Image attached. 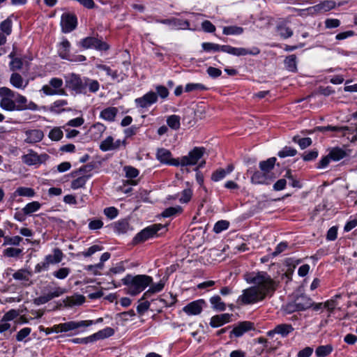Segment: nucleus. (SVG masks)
<instances>
[{
	"instance_id": "obj_14",
	"label": "nucleus",
	"mask_w": 357,
	"mask_h": 357,
	"mask_svg": "<svg viewBox=\"0 0 357 357\" xmlns=\"http://www.w3.org/2000/svg\"><path fill=\"white\" fill-rule=\"evenodd\" d=\"M77 17L68 13L62 14L61 18V26L63 33H70L77 27Z\"/></svg>"
},
{
	"instance_id": "obj_58",
	"label": "nucleus",
	"mask_w": 357,
	"mask_h": 357,
	"mask_svg": "<svg viewBox=\"0 0 357 357\" xmlns=\"http://www.w3.org/2000/svg\"><path fill=\"white\" fill-rule=\"evenodd\" d=\"M297 153V151L290 146H285L278 153L280 158H285L288 156H294Z\"/></svg>"
},
{
	"instance_id": "obj_7",
	"label": "nucleus",
	"mask_w": 357,
	"mask_h": 357,
	"mask_svg": "<svg viewBox=\"0 0 357 357\" xmlns=\"http://www.w3.org/2000/svg\"><path fill=\"white\" fill-rule=\"evenodd\" d=\"M336 3L333 0L321 1L318 4L303 10L304 15H318L328 12L335 8Z\"/></svg>"
},
{
	"instance_id": "obj_34",
	"label": "nucleus",
	"mask_w": 357,
	"mask_h": 357,
	"mask_svg": "<svg viewBox=\"0 0 357 357\" xmlns=\"http://www.w3.org/2000/svg\"><path fill=\"white\" fill-rule=\"evenodd\" d=\"M209 302L211 305V307L215 311H225L226 310V304L222 301L221 298L218 295L212 296Z\"/></svg>"
},
{
	"instance_id": "obj_53",
	"label": "nucleus",
	"mask_w": 357,
	"mask_h": 357,
	"mask_svg": "<svg viewBox=\"0 0 357 357\" xmlns=\"http://www.w3.org/2000/svg\"><path fill=\"white\" fill-rule=\"evenodd\" d=\"M293 142L298 144L301 149H304L312 144V139L310 137L301 138L299 136H294Z\"/></svg>"
},
{
	"instance_id": "obj_52",
	"label": "nucleus",
	"mask_w": 357,
	"mask_h": 357,
	"mask_svg": "<svg viewBox=\"0 0 357 357\" xmlns=\"http://www.w3.org/2000/svg\"><path fill=\"white\" fill-rule=\"evenodd\" d=\"M15 193L18 196L33 197L35 195V191L33 188L20 187L17 188Z\"/></svg>"
},
{
	"instance_id": "obj_63",
	"label": "nucleus",
	"mask_w": 357,
	"mask_h": 357,
	"mask_svg": "<svg viewBox=\"0 0 357 357\" xmlns=\"http://www.w3.org/2000/svg\"><path fill=\"white\" fill-rule=\"evenodd\" d=\"M22 252V250L15 248H8L4 250L3 253L8 257H17Z\"/></svg>"
},
{
	"instance_id": "obj_23",
	"label": "nucleus",
	"mask_w": 357,
	"mask_h": 357,
	"mask_svg": "<svg viewBox=\"0 0 357 357\" xmlns=\"http://www.w3.org/2000/svg\"><path fill=\"white\" fill-rule=\"evenodd\" d=\"M11 85L18 89L24 90L28 86L29 81L25 80L20 74L13 73L10 77Z\"/></svg>"
},
{
	"instance_id": "obj_32",
	"label": "nucleus",
	"mask_w": 357,
	"mask_h": 357,
	"mask_svg": "<svg viewBox=\"0 0 357 357\" xmlns=\"http://www.w3.org/2000/svg\"><path fill=\"white\" fill-rule=\"evenodd\" d=\"M114 334V330L111 327H106L92 335L93 342L99 340H103L112 336Z\"/></svg>"
},
{
	"instance_id": "obj_46",
	"label": "nucleus",
	"mask_w": 357,
	"mask_h": 357,
	"mask_svg": "<svg viewBox=\"0 0 357 357\" xmlns=\"http://www.w3.org/2000/svg\"><path fill=\"white\" fill-rule=\"evenodd\" d=\"M208 88L201 83H188L185 86V92L190 93L193 91H206Z\"/></svg>"
},
{
	"instance_id": "obj_31",
	"label": "nucleus",
	"mask_w": 357,
	"mask_h": 357,
	"mask_svg": "<svg viewBox=\"0 0 357 357\" xmlns=\"http://www.w3.org/2000/svg\"><path fill=\"white\" fill-rule=\"evenodd\" d=\"M118 113V109L114 107H109L101 111L100 117L107 121H114Z\"/></svg>"
},
{
	"instance_id": "obj_27",
	"label": "nucleus",
	"mask_w": 357,
	"mask_h": 357,
	"mask_svg": "<svg viewBox=\"0 0 357 357\" xmlns=\"http://www.w3.org/2000/svg\"><path fill=\"white\" fill-rule=\"evenodd\" d=\"M295 301L296 305L298 307V310L301 311L305 310L313 305L312 299L303 294L297 296L295 298Z\"/></svg>"
},
{
	"instance_id": "obj_49",
	"label": "nucleus",
	"mask_w": 357,
	"mask_h": 357,
	"mask_svg": "<svg viewBox=\"0 0 357 357\" xmlns=\"http://www.w3.org/2000/svg\"><path fill=\"white\" fill-rule=\"evenodd\" d=\"M280 36L283 38H289L293 35V31L284 24H280L277 26Z\"/></svg>"
},
{
	"instance_id": "obj_42",
	"label": "nucleus",
	"mask_w": 357,
	"mask_h": 357,
	"mask_svg": "<svg viewBox=\"0 0 357 357\" xmlns=\"http://www.w3.org/2000/svg\"><path fill=\"white\" fill-rule=\"evenodd\" d=\"M41 207V204L37 202L33 201L28 203L23 208L22 211L27 215H30L33 213L38 211Z\"/></svg>"
},
{
	"instance_id": "obj_15",
	"label": "nucleus",
	"mask_w": 357,
	"mask_h": 357,
	"mask_svg": "<svg viewBox=\"0 0 357 357\" xmlns=\"http://www.w3.org/2000/svg\"><path fill=\"white\" fill-rule=\"evenodd\" d=\"M158 101L157 94L151 91L145 93L143 96L135 100V105L137 108L144 109L151 107Z\"/></svg>"
},
{
	"instance_id": "obj_44",
	"label": "nucleus",
	"mask_w": 357,
	"mask_h": 357,
	"mask_svg": "<svg viewBox=\"0 0 357 357\" xmlns=\"http://www.w3.org/2000/svg\"><path fill=\"white\" fill-rule=\"evenodd\" d=\"M31 275V273L29 271L25 269H20L13 274V278L16 280L29 282Z\"/></svg>"
},
{
	"instance_id": "obj_9",
	"label": "nucleus",
	"mask_w": 357,
	"mask_h": 357,
	"mask_svg": "<svg viewBox=\"0 0 357 357\" xmlns=\"http://www.w3.org/2000/svg\"><path fill=\"white\" fill-rule=\"evenodd\" d=\"M205 153V148L195 147L187 155H184L179 159V165L188 166L195 165L199 160L202 158Z\"/></svg>"
},
{
	"instance_id": "obj_13",
	"label": "nucleus",
	"mask_w": 357,
	"mask_h": 357,
	"mask_svg": "<svg viewBox=\"0 0 357 357\" xmlns=\"http://www.w3.org/2000/svg\"><path fill=\"white\" fill-rule=\"evenodd\" d=\"M49 158L46 153L38 155L36 152L30 150L29 153L22 155V162L29 166L38 165L45 162Z\"/></svg>"
},
{
	"instance_id": "obj_61",
	"label": "nucleus",
	"mask_w": 357,
	"mask_h": 357,
	"mask_svg": "<svg viewBox=\"0 0 357 357\" xmlns=\"http://www.w3.org/2000/svg\"><path fill=\"white\" fill-rule=\"evenodd\" d=\"M227 174L225 169H218L211 174V180L214 182H218L226 177Z\"/></svg>"
},
{
	"instance_id": "obj_43",
	"label": "nucleus",
	"mask_w": 357,
	"mask_h": 357,
	"mask_svg": "<svg viewBox=\"0 0 357 357\" xmlns=\"http://www.w3.org/2000/svg\"><path fill=\"white\" fill-rule=\"evenodd\" d=\"M12 29L13 21L10 17L6 18L0 23V30L1 33L6 34L7 36L11 34Z\"/></svg>"
},
{
	"instance_id": "obj_16",
	"label": "nucleus",
	"mask_w": 357,
	"mask_h": 357,
	"mask_svg": "<svg viewBox=\"0 0 357 357\" xmlns=\"http://www.w3.org/2000/svg\"><path fill=\"white\" fill-rule=\"evenodd\" d=\"M156 158L161 163L175 167L179 166V158H172V153L166 149H158L156 152Z\"/></svg>"
},
{
	"instance_id": "obj_30",
	"label": "nucleus",
	"mask_w": 357,
	"mask_h": 357,
	"mask_svg": "<svg viewBox=\"0 0 357 357\" xmlns=\"http://www.w3.org/2000/svg\"><path fill=\"white\" fill-rule=\"evenodd\" d=\"M84 93L86 94L88 91L91 93H96L100 89V84L96 79H92L87 77H84Z\"/></svg>"
},
{
	"instance_id": "obj_57",
	"label": "nucleus",
	"mask_w": 357,
	"mask_h": 357,
	"mask_svg": "<svg viewBox=\"0 0 357 357\" xmlns=\"http://www.w3.org/2000/svg\"><path fill=\"white\" fill-rule=\"evenodd\" d=\"M123 171L126 173V176L130 179L137 177L139 174V170L132 166H125L123 167Z\"/></svg>"
},
{
	"instance_id": "obj_39",
	"label": "nucleus",
	"mask_w": 357,
	"mask_h": 357,
	"mask_svg": "<svg viewBox=\"0 0 357 357\" xmlns=\"http://www.w3.org/2000/svg\"><path fill=\"white\" fill-rule=\"evenodd\" d=\"M167 124L172 130H177L181 126V117L176 114H172L167 118Z\"/></svg>"
},
{
	"instance_id": "obj_19",
	"label": "nucleus",
	"mask_w": 357,
	"mask_h": 357,
	"mask_svg": "<svg viewBox=\"0 0 357 357\" xmlns=\"http://www.w3.org/2000/svg\"><path fill=\"white\" fill-rule=\"evenodd\" d=\"M204 304L205 301L204 299L194 301L183 307V311L190 316L198 315L202 312Z\"/></svg>"
},
{
	"instance_id": "obj_41",
	"label": "nucleus",
	"mask_w": 357,
	"mask_h": 357,
	"mask_svg": "<svg viewBox=\"0 0 357 357\" xmlns=\"http://www.w3.org/2000/svg\"><path fill=\"white\" fill-rule=\"evenodd\" d=\"M95 168L94 163H89L83 165L78 169L73 171L71 173L72 176H77L78 174H91V172Z\"/></svg>"
},
{
	"instance_id": "obj_24",
	"label": "nucleus",
	"mask_w": 357,
	"mask_h": 357,
	"mask_svg": "<svg viewBox=\"0 0 357 357\" xmlns=\"http://www.w3.org/2000/svg\"><path fill=\"white\" fill-rule=\"evenodd\" d=\"M68 105V102L66 100L64 99H59L53 102L50 105V111L54 114H61L63 112L70 111L71 109H67L66 107Z\"/></svg>"
},
{
	"instance_id": "obj_37",
	"label": "nucleus",
	"mask_w": 357,
	"mask_h": 357,
	"mask_svg": "<svg viewBox=\"0 0 357 357\" xmlns=\"http://www.w3.org/2000/svg\"><path fill=\"white\" fill-rule=\"evenodd\" d=\"M286 69L290 72H296L297 61L295 54H291L286 57L284 61Z\"/></svg>"
},
{
	"instance_id": "obj_6",
	"label": "nucleus",
	"mask_w": 357,
	"mask_h": 357,
	"mask_svg": "<svg viewBox=\"0 0 357 357\" xmlns=\"http://www.w3.org/2000/svg\"><path fill=\"white\" fill-rule=\"evenodd\" d=\"M84 77H82L79 75L71 73L65 77V86L76 95L84 94Z\"/></svg>"
},
{
	"instance_id": "obj_2",
	"label": "nucleus",
	"mask_w": 357,
	"mask_h": 357,
	"mask_svg": "<svg viewBox=\"0 0 357 357\" xmlns=\"http://www.w3.org/2000/svg\"><path fill=\"white\" fill-rule=\"evenodd\" d=\"M0 107L8 112L27 109L36 111L38 108L35 102L29 101L24 96L6 86L0 87Z\"/></svg>"
},
{
	"instance_id": "obj_59",
	"label": "nucleus",
	"mask_w": 357,
	"mask_h": 357,
	"mask_svg": "<svg viewBox=\"0 0 357 357\" xmlns=\"http://www.w3.org/2000/svg\"><path fill=\"white\" fill-rule=\"evenodd\" d=\"M182 211V208L179 206L175 207H169L166 208L162 213L165 218H169L179 213Z\"/></svg>"
},
{
	"instance_id": "obj_8",
	"label": "nucleus",
	"mask_w": 357,
	"mask_h": 357,
	"mask_svg": "<svg viewBox=\"0 0 357 357\" xmlns=\"http://www.w3.org/2000/svg\"><path fill=\"white\" fill-rule=\"evenodd\" d=\"M220 51L234 56H256L260 53V50L257 47H252L251 49L244 47H234L229 45H220Z\"/></svg>"
},
{
	"instance_id": "obj_54",
	"label": "nucleus",
	"mask_w": 357,
	"mask_h": 357,
	"mask_svg": "<svg viewBox=\"0 0 357 357\" xmlns=\"http://www.w3.org/2000/svg\"><path fill=\"white\" fill-rule=\"evenodd\" d=\"M70 273V269L67 267L61 268L57 271L52 273L53 276L59 280H63L66 278Z\"/></svg>"
},
{
	"instance_id": "obj_60",
	"label": "nucleus",
	"mask_w": 357,
	"mask_h": 357,
	"mask_svg": "<svg viewBox=\"0 0 357 357\" xmlns=\"http://www.w3.org/2000/svg\"><path fill=\"white\" fill-rule=\"evenodd\" d=\"M220 45L213 43H203L202 47L204 52H220Z\"/></svg>"
},
{
	"instance_id": "obj_56",
	"label": "nucleus",
	"mask_w": 357,
	"mask_h": 357,
	"mask_svg": "<svg viewBox=\"0 0 357 357\" xmlns=\"http://www.w3.org/2000/svg\"><path fill=\"white\" fill-rule=\"evenodd\" d=\"M102 249V246L99 245H93L89 248L87 250L79 253V255H82L84 257H89L95 254L96 252L101 251Z\"/></svg>"
},
{
	"instance_id": "obj_21",
	"label": "nucleus",
	"mask_w": 357,
	"mask_h": 357,
	"mask_svg": "<svg viewBox=\"0 0 357 357\" xmlns=\"http://www.w3.org/2000/svg\"><path fill=\"white\" fill-rule=\"evenodd\" d=\"M232 317L233 314L229 313L214 315L211 318L209 324L212 328L220 327L225 324L229 323L231 321Z\"/></svg>"
},
{
	"instance_id": "obj_35",
	"label": "nucleus",
	"mask_w": 357,
	"mask_h": 357,
	"mask_svg": "<svg viewBox=\"0 0 357 357\" xmlns=\"http://www.w3.org/2000/svg\"><path fill=\"white\" fill-rule=\"evenodd\" d=\"M277 159L275 157L269 158L266 160L261 161L259 162V168L261 171H265L268 173H273L274 168Z\"/></svg>"
},
{
	"instance_id": "obj_51",
	"label": "nucleus",
	"mask_w": 357,
	"mask_h": 357,
	"mask_svg": "<svg viewBox=\"0 0 357 357\" xmlns=\"http://www.w3.org/2000/svg\"><path fill=\"white\" fill-rule=\"evenodd\" d=\"M190 23L188 20L173 18V24L172 28L174 29H188Z\"/></svg>"
},
{
	"instance_id": "obj_22",
	"label": "nucleus",
	"mask_w": 357,
	"mask_h": 357,
	"mask_svg": "<svg viewBox=\"0 0 357 357\" xmlns=\"http://www.w3.org/2000/svg\"><path fill=\"white\" fill-rule=\"evenodd\" d=\"M91 322L87 323L86 321H70L63 324H59L61 332H68L70 331L75 330L80 327L90 326Z\"/></svg>"
},
{
	"instance_id": "obj_1",
	"label": "nucleus",
	"mask_w": 357,
	"mask_h": 357,
	"mask_svg": "<svg viewBox=\"0 0 357 357\" xmlns=\"http://www.w3.org/2000/svg\"><path fill=\"white\" fill-rule=\"evenodd\" d=\"M246 281L254 286L244 289L242 294L238 296V302L243 305H250L261 301L275 289V282L264 271L249 275Z\"/></svg>"
},
{
	"instance_id": "obj_47",
	"label": "nucleus",
	"mask_w": 357,
	"mask_h": 357,
	"mask_svg": "<svg viewBox=\"0 0 357 357\" xmlns=\"http://www.w3.org/2000/svg\"><path fill=\"white\" fill-rule=\"evenodd\" d=\"M165 284L162 282H159L155 284H153L150 288L144 294L142 299L145 297L149 296L153 294L161 291L164 288Z\"/></svg>"
},
{
	"instance_id": "obj_38",
	"label": "nucleus",
	"mask_w": 357,
	"mask_h": 357,
	"mask_svg": "<svg viewBox=\"0 0 357 357\" xmlns=\"http://www.w3.org/2000/svg\"><path fill=\"white\" fill-rule=\"evenodd\" d=\"M106 126L101 123H96L91 128V132L94 139H99L101 137L102 133L105 131Z\"/></svg>"
},
{
	"instance_id": "obj_17",
	"label": "nucleus",
	"mask_w": 357,
	"mask_h": 357,
	"mask_svg": "<svg viewBox=\"0 0 357 357\" xmlns=\"http://www.w3.org/2000/svg\"><path fill=\"white\" fill-rule=\"evenodd\" d=\"M317 130L321 132H326V131H333V132H342V136H347L349 135H353L351 141L354 142L357 139V128L355 130V135H354V131H352L350 128L347 127H339V126H319L317 127ZM348 139L349 138V136H348Z\"/></svg>"
},
{
	"instance_id": "obj_36",
	"label": "nucleus",
	"mask_w": 357,
	"mask_h": 357,
	"mask_svg": "<svg viewBox=\"0 0 357 357\" xmlns=\"http://www.w3.org/2000/svg\"><path fill=\"white\" fill-rule=\"evenodd\" d=\"M328 154L330 155L331 160L334 161H338L347 155L346 151L340 147L333 148Z\"/></svg>"
},
{
	"instance_id": "obj_12",
	"label": "nucleus",
	"mask_w": 357,
	"mask_h": 357,
	"mask_svg": "<svg viewBox=\"0 0 357 357\" xmlns=\"http://www.w3.org/2000/svg\"><path fill=\"white\" fill-rule=\"evenodd\" d=\"M275 173H268L265 171H257L251 176V182L255 185H269L276 178Z\"/></svg>"
},
{
	"instance_id": "obj_64",
	"label": "nucleus",
	"mask_w": 357,
	"mask_h": 357,
	"mask_svg": "<svg viewBox=\"0 0 357 357\" xmlns=\"http://www.w3.org/2000/svg\"><path fill=\"white\" fill-rule=\"evenodd\" d=\"M155 91L156 92H155L158 97H160L162 99H165L168 97L169 96V91L167 89V87H165V86H162V85H157L155 87Z\"/></svg>"
},
{
	"instance_id": "obj_11",
	"label": "nucleus",
	"mask_w": 357,
	"mask_h": 357,
	"mask_svg": "<svg viewBox=\"0 0 357 357\" xmlns=\"http://www.w3.org/2000/svg\"><path fill=\"white\" fill-rule=\"evenodd\" d=\"M79 45L84 49L94 48L100 51L109 49V45L104 41L95 37H86L79 42Z\"/></svg>"
},
{
	"instance_id": "obj_5",
	"label": "nucleus",
	"mask_w": 357,
	"mask_h": 357,
	"mask_svg": "<svg viewBox=\"0 0 357 357\" xmlns=\"http://www.w3.org/2000/svg\"><path fill=\"white\" fill-rule=\"evenodd\" d=\"M63 82L62 79L59 77H52L50 79L49 83L47 84H45L43 86L40 91L43 93L44 95L48 96H66V92L65 89L63 88Z\"/></svg>"
},
{
	"instance_id": "obj_26",
	"label": "nucleus",
	"mask_w": 357,
	"mask_h": 357,
	"mask_svg": "<svg viewBox=\"0 0 357 357\" xmlns=\"http://www.w3.org/2000/svg\"><path fill=\"white\" fill-rule=\"evenodd\" d=\"M70 43L67 39H63L59 44L58 53L59 56L63 59L73 61L70 53Z\"/></svg>"
},
{
	"instance_id": "obj_3",
	"label": "nucleus",
	"mask_w": 357,
	"mask_h": 357,
	"mask_svg": "<svg viewBox=\"0 0 357 357\" xmlns=\"http://www.w3.org/2000/svg\"><path fill=\"white\" fill-rule=\"evenodd\" d=\"M152 278L146 275H132L128 274L122 279L126 291L131 296H136L143 291L152 282Z\"/></svg>"
},
{
	"instance_id": "obj_29",
	"label": "nucleus",
	"mask_w": 357,
	"mask_h": 357,
	"mask_svg": "<svg viewBox=\"0 0 357 357\" xmlns=\"http://www.w3.org/2000/svg\"><path fill=\"white\" fill-rule=\"evenodd\" d=\"M114 231L119 234H123L127 233L128 231L132 230L128 220L122 219L113 224Z\"/></svg>"
},
{
	"instance_id": "obj_10",
	"label": "nucleus",
	"mask_w": 357,
	"mask_h": 357,
	"mask_svg": "<svg viewBox=\"0 0 357 357\" xmlns=\"http://www.w3.org/2000/svg\"><path fill=\"white\" fill-rule=\"evenodd\" d=\"M49 291L33 299V303L36 305L45 304L54 298L59 297L66 292L65 288L60 287H50Z\"/></svg>"
},
{
	"instance_id": "obj_55",
	"label": "nucleus",
	"mask_w": 357,
	"mask_h": 357,
	"mask_svg": "<svg viewBox=\"0 0 357 357\" xmlns=\"http://www.w3.org/2000/svg\"><path fill=\"white\" fill-rule=\"evenodd\" d=\"M229 226V222L227 220H219L215 224L213 227V231L216 234H219L222 231L227 229Z\"/></svg>"
},
{
	"instance_id": "obj_28",
	"label": "nucleus",
	"mask_w": 357,
	"mask_h": 357,
	"mask_svg": "<svg viewBox=\"0 0 357 357\" xmlns=\"http://www.w3.org/2000/svg\"><path fill=\"white\" fill-rule=\"evenodd\" d=\"M64 255L62 251L59 248H54L53 250V255H48L45 256V259L47 264H56L60 263Z\"/></svg>"
},
{
	"instance_id": "obj_62",
	"label": "nucleus",
	"mask_w": 357,
	"mask_h": 357,
	"mask_svg": "<svg viewBox=\"0 0 357 357\" xmlns=\"http://www.w3.org/2000/svg\"><path fill=\"white\" fill-rule=\"evenodd\" d=\"M23 238L19 236L4 237V245H19Z\"/></svg>"
},
{
	"instance_id": "obj_20",
	"label": "nucleus",
	"mask_w": 357,
	"mask_h": 357,
	"mask_svg": "<svg viewBox=\"0 0 357 357\" xmlns=\"http://www.w3.org/2000/svg\"><path fill=\"white\" fill-rule=\"evenodd\" d=\"M294 331L291 324H280L275 326L273 330L268 332V335L273 337L275 334L280 335L282 337H287Z\"/></svg>"
},
{
	"instance_id": "obj_40",
	"label": "nucleus",
	"mask_w": 357,
	"mask_h": 357,
	"mask_svg": "<svg viewBox=\"0 0 357 357\" xmlns=\"http://www.w3.org/2000/svg\"><path fill=\"white\" fill-rule=\"evenodd\" d=\"M333 351L331 344H326L318 347L315 350L317 357H326Z\"/></svg>"
},
{
	"instance_id": "obj_18",
	"label": "nucleus",
	"mask_w": 357,
	"mask_h": 357,
	"mask_svg": "<svg viewBox=\"0 0 357 357\" xmlns=\"http://www.w3.org/2000/svg\"><path fill=\"white\" fill-rule=\"evenodd\" d=\"M255 328L254 324L250 321H245L238 323L231 331L229 337L231 338L233 336L239 337L243 335L246 332H248Z\"/></svg>"
},
{
	"instance_id": "obj_45",
	"label": "nucleus",
	"mask_w": 357,
	"mask_h": 357,
	"mask_svg": "<svg viewBox=\"0 0 357 357\" xmlns=\"http://www.w3.org/2000/svg\"><path fill=\"white\" fill-rule=\"evenodd\" d=\"M243 28L238 26H225L222 30V33L225 35H233L238 36L243 33Z\"/></svg>"
},
{
	"instance_id": "obj_50",
	"label": "nucleus",
	"mask_w": 357,
	"mask_h": 357,
	"mask_svg": "<svg viewBox=\"0 0 357 357\" xmlns=\"http://www.w3.org/2000/svg\"><path fill=\"white\" fill-rule=\"evenodd\" d=\"M63 136L61 127H54L49 132L48 137L52 141H59Z\"/></svg>"
},
{
	"instance_id": "obj_4",
	"label": "nucleus",
	"mask_w": 357,
	"mask_h": 357,
	"mask_svg": "<svg viewBox=\"0 0 357 357\" xmlns=\"http://www.w3.org/2000/svg\"><path fill=\"white\" fill-rule=\"evenodd\" d=\"M167 230V227L162 224H153L145 227L137 233L133 238V243L138 244L143 243L150 238H153L163 234Z\"/></svg>"
},
{
	"instance_id": "obj_25",
	"label": "nucleus",
	"mask_w": 357,
	"mask_h": 357,
	"mask_svg": "<svg viewBox=\"0 0 357 357\" xmlns=\"http://www.w3.org/2000/svg\"><path fill=\"white\" fill-rule=\"evenodd\" d=\"M25 135V142L29 144L39 142L44 137L43 132L37 129L27 130L26 131Z\"/></svg>"
},
{
	"instance_id": "obj_33",
	"label": "nucleus",
	"mask_w": 357,
	"mask_h": 357,
	"mask_svg": "<svg viewBox=\"0 0 357 357\" xmlns=\"http://www.w3.org/2000/svg\"><path fill=\"white\" fill-rule=\"evenodd\" d=\"M75 177L76 178L71 182V188L74 190L84 187L91 177V174H78Z\"/></svg>"
},
{
	"instance_id": "obj_48",
	"label": "nucleus",
	"mask_w": 357,
	"mask_h": 357,
	"mask_svg": "<svg viewBox=\"0 0 357 357\" xmlns=\"http://www.w3.org/2000/svg\"><path fill=\"white\" fill-rule=\"evenodd\" d=\"M114 140L112 136L107 137L100 144V149L102 151H114Z\"/></svg>"
}]
</instances>
